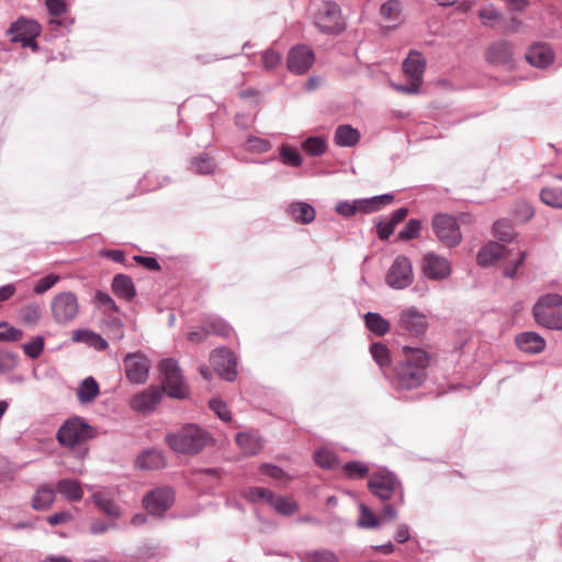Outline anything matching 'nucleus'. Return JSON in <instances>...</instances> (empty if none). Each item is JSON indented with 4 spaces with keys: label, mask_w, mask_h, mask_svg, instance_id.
<instances>
[{
    "label": "nucleus",
    "mask_w": 562,
    "mask_h": 562,
    "mask_svg": "<svg viewBox=\"0 0 562 562\" xmlns=\"http://www.w3.org/2000/svg\"><path fill=\"white\" fill-rule=\"evenodd\" d=\"M403 351L404 358L395 368V383L400 389L412 390L426 380L430 358L419 348L405 347Z\"/></svg>",
    "instance_id": "1"
},
{
    "label": "nucleus",
    "mask_w": 562,
    "mask_h": 562,
    "mask_svg": "<svg viewBox=\"0 0 562 562\" xmlns=\"http://www.w3.org/2000/svg\"><path fill=\"white\" fill-rule=\"evenodd\" d=\"M211 441L210 434L201 427L189 424L166 436L167 445L178 453L196 454Z\"/></svg>",
    "instance_id": "2"
},
{
    "label": "nucleus",
    "mask_w": 562,
    "mask_h": 562,
    "mask_svg": "<svg viewBox=\"0 0 562 562\" xmlns=\"http://www.w3.org/2000/svg\"><path fill=\"white\" fill-rule=\"evenodd\" d=\"M527 252L525 250L509 249L498 243L491 241L480 249L476 256L477 263L482 267L490 266L498 260H508L504 267V276L515 278L520 265L525 261Z\"/></svg>",
    "instance_id": "3"
},
{
    "label": "nucleus",
    "mask_w": 562,
    "mask_h": 562,
    "mask_svg": "<svg viewBox=\"0 0 562 562\" xmlns=\"http://www.w3.org/2000/svg\"><path fill=\"white\" fill-rule=\"evenodd\" d=\"M532 315L538 325L562 330V296L557 293L541 295L532 307Z\"/></svg>",
    "instance_id": "4"
},
{
    "label": "nucleus",
    "mask_w": 562,
    "mask_h": 562,
    "mask_svg": "<svg viewBox=\"0 0 562 562\" xmlns=\"http://www.w3.org/2000/svg\"><path fill=\"white\" fill-rule=\"evenodd\" d=\"M434 234L439 243L448 248L457 247L462 240V233L457 220L446 213L436 214L431 222Z\"/></svg>",
    "instance_id": "5"
},
{
    "label": "nucleus",
    "mask_w": 562,
    "mask_h": 562,
    "mask_svg": "<svg viewBox=\"0 0 562 562\" xmlns=\"http://www.w3.org/2000/svg\"><path fill=\"white\" fill-rule=\"evenodd\" d=\"M162 372L164 391L173 398H184L188 395V386L183 381L182 372L173 359H164L160 362Z\"/></svg>",
    "instance_id": "6"
},
{
    "label": "nucleus",
    "mask_w": 562,
    "mask_h": 562,
    "mask_svg": "<svg viewBox=\"0 0 562 562\" xmlns=\"http://www.w3.org/2000/svg\"><path fill=\"white\" fill-rule=\"evenodd\" d=\"M79 311L78 299L72 292H60L50 302L53 319L60 325H67L75 321Z\"/></svg>",
    "instance_id": "7"
},
{
    "label": "nucleus",
    "mask_w": 562,
    "mask_h": 562,
    "mask_svg": "<svg viewBox=\"0 0 562 562\" xmlns=\"http://www.w3.org/2000/svg\"><path fill=\"white\" fill-rule=\"evenodd\" d=\"M92 437V427L79 417L66 420L57 432L58 441L67 447H75Z\"/></svg>",
    "instance_id": "8"
},
{
    "label": "nucleus",
    "mask_w": 562,
    "mask_h": 562,
    "mask_svg": "<svg viewBox=\"0 0 562 562\" xmlns=\"http://www.w3.org/2000/svg\"><path fill=\"white\" fill-rule=\"evenodd\" d=\"M368 488L380 499L387 501L396 491L402 490V484L394 473L380 469L370 476Z\"/></svg>",
    "instance_id": "9"
},
{
    "label": "nucleus",
    "mask_w": 562,
    "mask_h": 562,
    "mask_svg": "<svg viewBox=\"0 0 562 562\" xmlns=\"http://www.w3.org/2000/svg\"><path fill=\"white\" fill-rule=\"evenodd\" d=\"M414 280L413 267L406 256H397L385 274V283L395 290H403Z\"/></svg>",
    "instance_id": "10"
},
{
    "label": "nucleus",
    "mask_w": 562,
    "mask_h": 562,
    "mask_svg": "<svg viewBox=\"0 0 562 562\" xmlns=\"http://www.w3.org/2000/svg\"><path fill=\"white\" fill-rule=\"evenodd\" d=\"M317 27L325 33H339L345 29L340 8L337 3L325 1L315 16Z\"/></svg>",
    "instance_id": "11"
},
{
    "label": "nucleus",
    "mask_w": 562,
    "mask_h": 562,
    "mask_svg": "<svg viewBox=\"0 0 562 562\" xmlns=\"http://www.w3.org/2000/svg\"><path fill=\"white\" fill-rule=\"evenodd\" d=\"M392 201V194L376 195L371 199L357 200L352 203L342 201L336 205V211L338 214L349 217L352 216L358 210L364 213L375 212L380 210L382 205L390 204Z\"/></svg>",
    "instance_id": "12"
},
{
    "label": "nucleus",
    "mask_w": 562,
    "mask_h": 562,
    "mask_svg": "<svg viewBox=\"0 0 562 562\" xmlns=\"http://www.w3.org/2000/svg\"><path fill=\"white\" fill-rule=\"evenodd\" d=\"M422 271L427 279L441 281L450 277L452 267L446 257L428 251L423 257Z\"/></svg>",
    "instance_id": "13"
},
{
    "label": "nucleus",
    "mask_w": 562,
    "mask_h": 562,
    "mask_svg": "<svg viewBox=\"0 0 562 562\" xmlns=\"http://www.w3.org/2000/svg\"><path fill=\"white\" fill-rule=\"evenodd\" d=\"M173 501L175 496L171 488L158 487L144 496L143 504L148 514L160 517L172 505Z\"/></svg>",
    "instance_id": "14"
},
{
    "label": "nucleus",
    "mask_w": 562,
    "mask_h": 562,
    "mask_svg": "<svg viewBox=\"0 0 562 562\" xmlns=\"http://www.w3.org/2000/svg\"><path fill=\"white\" fill-rule=\"evenodd\" d=\"M210 361L214 371L223 379L233 381L236 378L237 362L231 350L226 348L214 350L210 357Z\"/></svg>",
    "instance_id": "15"
},
{
    "label": "nucleus",
    "mask_w": 562,
    "mask_h": 562,
    "mask_svg": "<svg viewBox=\"0 0 562 562\" xmlns=\"http://www.w3.org/2000/svg\"><path fill=\"white\" fill-rule=\"evenodd\" d=\"M149 361L140 352L128 353L124 358V369L132 383L142 384L148 379Z\"/></svg>",
    "instance_id": "16"
},
{
    "label": "nucleus",
    "mask_w": 562,
    "mask_h": 562,
    "mask_svg": "<svg viewBox=\"0 0 562 562\" xmlns=\"http://www.w3.org/2000/svg\"><path fill=\"white\" fill-rule=\"evenodd\" d=\"M314 61V52L303 44L292 47L286 57L288 69L295 75L305 74Z\"/></svg>",
    "instance_id": "17"
},
{
    "label": "nucleus",
    "mask_w": 562,
    "mask_h": 562,
    "mask_svg": "<svg viewBox=\"0 0 562 562\" xmlns=\"http://www.w3.org/2000/svg\"><path fill=\"white\" fill-rule=\"evenodd\" d=\"M9 34L13 43H20L22 47H30L35 52V22L26 19H19L10 29Z\"/></svg>",
    "instance_id": "18"
},
{
    "label": "nucleus",
    "mask_w": 562,
    "mask_h": 562,
    "mask_svg": "<svg viewBox=\"0 0 562 562\" xmlns=\"http://www.w3.org/2000/svg\"><path fill=\"white\" fill-rule=\"evenodd\" d=\"M400 326L413 336H420L427 329V319L416 307H408L400 314Z\"/></svg>",
    "instance_id": "19"
},
{
    "label": "nucleus",
    "mask_w": 562,
    "mask_h": 562,
    "mask_svg": "<svg viewBox=\"0 0 562 562\" xmlns=\"http://www.w3.org/2000/svg\"><path fill=\"white\" fill-rule=\"evenodd\" d=\"M161 397V390L157 386H151L136 394L131 401V407L138 413L147 414L159 404Z\"/></svg>",
    "instance_id": "20"
},
{
    "label": "nucleus",
    "mask_w": 562,
    "mask_h": 562,
    "mask_svg": "<svg viewBox=\"0 0 562 562\" xmlns=\"http://www.w3.org/2000/svg\"><path fill=\"white\" fill-rule=\"evenodd\" d=\"M426 68V59L422 53L411 50L408 56L403 61V71L408 80H414L418 83L423 82V75Z\"/></svg>",
    "instance_id": "21"
},
{
    "label": "nucleus",
    "mask_w": 562,
    "mask_h": 562,
    "mask_svg": "<svg viewBox=\"0 0 562 562\" xmlns=\"http://www.w3.org/2000/svg\"><path fill=\"white\" fill-rule=\"evenodd\" d=\"M526 59L533 67L546 68L553 63L554 53L546 44H536L528 49Z\"/></svg>",
    "instance_id": "22"
},
{
    "label": "nucleus",
    "mask_w": 562,
    "mask_h": 562,
    "mask_svg": "<svg viewBox=\"0 0 562 562\" xmlns=\"http://www.w3.org/2000/svg\"><path fill=\"white\" fill-rule=\"evenodd\" d=\"M95 506L111 518H119L121 509L114 502V493L109 490H98L92 494Z\"/></svg>",
    "instance_id": "23"
},
{
    "label": "nucleus",
    "mask_w": 562,
    "mask_h": 562,
    "mask_svg": "<svg viewBox=\"0 0 562 562\" xmlns=\"http://www.w3.org/2000/svg\"><path fill=\"white\" fill-rule=\"evenodd\" d=\"M516 345L527 353H539L546 347V340L535 331H525L516 336Z\"/></svg>",
    "instance_id": "24"
},
{
    "label": "nucleus",
    "mask_w": 562,
    "mask_h": 562,
    "mask_svg": "<svg viewBox=\"0 0 562 562\" xmlns=\"http://www.w3.org/2000/svg\"><path fill=\"white\" fill-rule=\"evenodd\" d=\"M71 339L74 342L85 344L86 346L91 347L97 351H103L109 347L108 341L103 337L90 329L74 330Z\"/></svg>",
    "instance_id": "25"
},
{
    "label": "nucleus",
    "mask_w": 562,
    "mask_h": 562,
    "mask_svg": "<svg viewBox=\"0 0 562 562\" xmlns=\"http://www.w3.org/2000/svg\"><path fill=\"white\" fill-rule=\"evenodd\" d=\"M512 55V45L506 41L493 43L486 50V59L488 63L495 65H505L509 63Z\"/></svg>",
    "instance_id": "26"
},
{
    "label": "nucleus",
    "mask_w": 562,
    "mask_h": 562,
    "mask_svg": "<svg viewBox=\"0 0 562 562\" xmlns=\"http://www.w3.org/2000/svg\"><path fill=\"white\" fill-rule=\"evenodd\" d=\"M166 460L164 454L156 449H147L143 451L135 461V465L142 470H157L165 467Z\"/></svg>",
    "instance_id": "27"
},
{
    "label": "nucleus",
    "mask_w": 562,
    "mask_h": 562,
    "mask_svg": "<svg viewBox=\"0 0 562 562\" xmlns=\"http://www.w3.org/2000/svg\"><path fill=\"white\" fill-rule=\"evenodd\" d=\"M360 140V132L349 124L337 126L334 135V142L340 147H353Z\"/></svg>",
    "instance_id": "28"
},
{
    "label": "nucleus",
    "mask_w": 562,
    "mask_h": 562,
    "mask_svg": "<svg viewBox=\"0 0 562 562\" xmlns=\"http://www.w3.org/2000/svg\"><path fill=\"white\" fill-rule=\"evenodd\" d=\"M100 394L98 382L92 376L85 378L78 385L76 395L81 404L93 402Z\"/></svg>",
    "instance_id": "29"
},
{
    "label": "nucleus",
    "mask_w": 562,
    "mask_h": 562,
    "mask_svg": "<svg viewBox=\"0 0 562 562\" xmlns=\"http://www.w3.org/2000/svg\"><path fill=\"white\" fill-rule=\"evenodd\" d=\"M408 214L406 207H400L393 212L392 216L382 221L378 225V236L380 239H387L394 232L395 226L401 223Z\"/></svg>",
    "instance_id": "30"
},
{
    "label": "nucleus",
    "mask_w": 562,
    "mask_h": 562,
    "mask_svg": "<svg viewBox=\"0 0 562 562\" xmlns=\"http://www.w3.org/2000/svg\"><path fill=\"white\" fill-rule=\"evenodd\" d=\"M236 443L246 454H257L262 449L261 438L254 432H239L236 435Z\"/></svg>",
    "instance_id": "31"
},
{
    "label": "nucleus",
    "mask_w": 562,
    "mask_h": 562,
    "mask_svg": "<svg viewBox=\"0 0 562 562\" xmlns=\"http://www.w3.org/2000/svg\"><path fill=\"white\" fill-rule=\"evenodd\" d=\"M113 292L121 299L132 300L136 290L132 279L125 274H116L112 281Z\"/></svg>",
    "instance_id": "32"
},
{
    "label": "nucleus",
    "mask_w": 562,
    "mask_h": 562,
    "mask_svg": "<svg viewBox=\"0 0 562 562\" xmlns=\"http://www.w3.org/2000/svg\"><path fill=\"white\" fill-rule=\"evenodd\" d=\"M57 491L70 502H78L83 497V490L77 480L65 479L57 484Z\"/></svg>",
    "instance_id": "33"
},
{
    "label": "nucleus",
    "mask_w": 562,
    "mask_h": 562,
    "mask_svg": "<svg viewBox=\"0 0 562 562\" xmlns=\"http://www.w3.org/2000/svg\"><path fill=\"white\" fill-rule=\"evenodd\" d=\"M292 217L300 223L310 224L315 218V210L312 205L304 202H296L290 205Z\"/></svg>",
    "instance_id": "34"
},
{
    "label": "nucleus",
    "mask_w": 562,
    "mask_h": 562,
    "mask_svg": "<svg viewBox=\"0 0 562 562\" xmlns=\"http://www.w3.org/2000/svg\"><path fill=\"white\" fill-rule=\"evenodd\" d=\"M364 321L367 328L376 336H383L390 330L389 322L379 313H367Z\"/></svg>",
    "instance_id": "35"
},
{
    "label": "nucleus",
    "mask_w": 562,
    "mask_h": 562,
    "mask_svg": "<svg viewBox=\"0 0 562 562\" xmlns=\"http://www.w3.org/2000/svg\"><path fill=\"white\" fill-rule=\"evenodd\" d=\"M299 559L301 562H338L336 553L327 549L305 551Z\"/></svg>",
    "instance_id": "36"
},
{
    "label": "nucleus",
    "mask_w": 562,
    "mask_h": 562,
    "mask_svg": "<svg viewBox=\"0 0 562 562\" xmlns=\"http://www.w3.org/2000/svg\"><path fill=\"white\" fill-rule=\"evenodd\" d=\"M268 504L271 505L276 512L285 516L292 515L297 510L296 502L291 498L276 496L273 493L270 495Z\"/></svg>",
    "instance_id": "37"
},
{
    "label": "nucleus",
    "mask_w": 562,
    "mask_h": 562,
    "mask_svg": "<svg viewBox=\"0 0 562 562\" xmlns=\"http://www.w3.org/2000/svg\"><path fill=\"white\" fill-rule=\"evenodd\" d=\"M302 148L311 156H321L327 149V142L323 136H312L303 142Z\"/></svg>",
    "instance_id": "38"
},
{
    "label": "nucleus",
    "mask_w": 562,
    "mask_h": 562,
    "mask_svg": "<svg viewBox=\"0 0 562 562\" xmlns=\"http://www.w3.org/2000/svg\"><path fill=\"white\" fill-rule=\"evenodd\" d=\"M280 160L282 164L292 167H299L303 161L299 150L286 144L280 146Z\"/></svg>",
    "instance_id": "39"
},
{
    "label": "nucleus",
    "mask_w": 562,
    "mask_h": 562,
    "mask_svg": "<svg viewBox=\"0 0 562 562\" xmlns=\"http://www.w3.org/2000/svg\"><path fill=\"white\" fill-rule=\"evenodd\" d=\"M541 201L555 209H562V189L561 188H544L540 193Z\"/></svg>",
    "instance_id": "40"
},
{
    "label": "nucleus",
    "mask_w": 562,
    "mask_h": 562,
    "mask_svg": "<svg viewBox=\"0 0 562 562\" xmlns=\"http://www.w3.org/2000/svg\"><path fill=\"white\" fill-rule=\"evenodd\" d=\"M209 334L218 336H228L232 331L231 326L220 317H209L204 323Z\"/></svg>",
    "instance_id": "41"
},
{
    "label": "nucleus",
    "mask_w": 562,
    "mask_h": 562,
    "mask_svg": "<svg viewBox=\"0 0 562 562\" xmlns=\"http://www.w3.org/2000/svg\"><path fill=\"white\" fill-rule=\"evenodd\" d=\"M360 517L358 519V527L360 528H376L380 526V519L373 512L364 504H360Z\"/></svg>",
    "instance_id": "42"
},
{
    "label": "nucleus",
    "mask_w": 562,
    "mask_h": 562,
    "mask_svg": "<svg viewBox=\"0 0 562 562\" xmlns=\"http://www.w3.org/2000/svg\"><path fill=\"white\" fill-rule=\"evenodd\" d=\"M479 18L483 25L493 27L502 19V13L493 4H487L480 10Z\"/></svg>",
    "instance_id": "43"
},
{
    "label": "nucleus",
    "mask_w": 562,
    "mask_h": 562,
    "mask_svg": "<svg viewBox=\"0 0 562 562\" xmlns=\"http://www.w3.org/2000/svg\"><path fill=\"white\" fill-rule=\"evenodd\" d=\"M380 13L386 22H396L401 13V3L397 0H389L381 5Z\"/></svg>",
    "instance_id": "44"
},
{
    "label": "nucleus",
    "mask_w": 562,
    "mask_h": 562,
    "mask_svg": "<svg viewBox=\"0 0 562 562\" xmlns=\"http://www.w3.org/2000/svg\"><path fill=\"white\" fill-rule=\"evenodd\" d=\"M342 470L349 479H362L368 475L369 468L366 463L360 461H350L347 462Z\"/></svg>",
    "instance_id": "45"
},
{
    "label": "nucleus",
    "mask_w": 562,
    "mask_h": 562,
    "mask_svg": "<svg viewBox=\"0 0 562 562\" xmlns=\"http://www.w3.org/2000/svg\"><path fill=\"white\" fill-rule=\"evenodd\" d=\"M191 169L196 173L207 175L215 169V162L211 157L200 155L191 162Z\"/></svg>",
    "instance_id": "46"
},
{
    "label": "nucleus",
    "mask_w": 562,
    "mask_h": 562,
    "mask_svg": "<svg viewBox=\"0 0 562 562\" xmlns=\"http://www.w3.org/2000/svg\"><path fill=\"white\" fill-rule=\"evenodd\" d=\"M315 462L324 469H333L337 463V456L327 450V449H318L314 453Z\"/></svg>",
    "instance_id": "47"
},
{
    "label": "nucleus",
    "mask_w": 562,
    "mask_h": 562,
    "mask_svg": "<svg viewBox=\"0 0 562 562\" xmlns=\"http://www.w3.org/2000/svg\"><path fill=\"white\" fill-rule=\"evenodd\" d=\"M370 352L374 361L381 367H386L390 364V352L385 345L375 342L370 347Z\"/></svg>",
    "instance_id": "48"
},
{
    "label": "nucleus",
    "mask_w": 562,
    "mask_h": 562,
    "mask_svg": "<svg viewBox=\"0 0 562 562\" xmlns=\"http://www.w3.org/2000/svg\"><path fill=\"white\" fill-rule=\"evenodd\" d=\"M18 357L14 352L0 349V374L7 373L16 367Z\"/></svg>",
    "instance_id": "49"
},
{
    "label": "nucleus",
    "mask_w": 562,
    "mask_h": 562,
    "mask_svg": "<svg viewBox=\"0 0 562 562\" xmlns=\"http://www.w3.org/2000/svg\"><path fill=\"white\" fill-rule=\"evenodd\" d=\"M245 148L248 151L261 154L268 151L271 148V144L267 139L257 136H250L245 143Z\"/></svg>",
    "instance_id": "50"
},
{
    "label": "nucleus",
    "mask_w": 562,
    "mask_h": 562,
    "mask_svg": "<svg viewBox=\"0 0 562 562\" xmlns=\"http://www.w3.org/2000/svg\"><path fill=\"white\" fill-rule=\"evenodd\" d=\"M494 235L502 241H510L514 238L513 227L505 221H498L494 224Z\"/></svg>",
    "instance_id": "51"
},
{
    "label": "nucleus",
    "mask_w": 562,
    "mask_h": 562,
    "mask_svg": "<svg viewBox=\"0 0 562 562\" xmlns=\"http://www.w3.org/2000/svg\"><path fill=\"white\" fill-rule=\"evenodd\" d=\"M48 13L53 16L50 24H59L56 18L66 12L67 5L64 0H46L45 1Z\"/></svg>",
    "instance_id": "52"
},
{
    "label": "nucleus",
    "mask_w": 562,
    "mask_h": 562,
    "mask_svg": "<svg viewBox=\"0 0 562 562\" xmlns=\"http://www.w3.org/2000/svg\"><path fill=\"white\" fill-rule=\"evenodd\" d=\"M422 228L419 220H409L406 226L400 232L398 237L401 239L411 240L418 237Z\"/></svg>",
    "instance_id": "53"
},
{
    "label": "nucleus",
    "mask_w": 562,
    "mask_h": 562,
    "mask_svg": "<svg viewBox=\"0 0 562 562\" xmlns=\"http://www.w3.org/2000/svg\"><path fill=\"white\" fill-rule=\"evenodd\" d=\"M22 331L8 326L5 323H0V341H16L22 338Z\"/></svg>",
    "instance_id": "54"
},
{
    "label": "nucleus",
    "mask_w": 562,
    "mask_h": 562,
    "mask_svg": "<svg viewBox=\"0 0 562 562\" xmlns=\"http://www.w3.org/2000/svg\"><path fill=\"white\" fill-rule=\"evenodd\" d=\"M210 408L217 415L220 419L223 422L231 420V413L227 408V405L218 398H214L210 401Z\"/></svg>",
    "instance_id": "55"
},
{
    "label": "nucleus",
    "mask_w": 562,
    "mask_h": 562,
    "mask_svg": "<svg viewBox=\"0 0 562 562\" xmlns=\"http://www.w3.org/2000/svg\"><path fill=\"white\" fill-rule=\"evenodd\" d=\"M55 493L53 488L43 486L37 488V508L48 507L53 504Z\"/></svg>",
    "instance_id": "56"
},
{
    "label": "nucleus",
    "mask_w": 562,
    "mask_h": 562,
    "mask_svg": "<svg viewBox=\"0 0 562 562\" xmlns=\"http://www.w3.org/2000/svg\"><path fill=\"white\" fill-rule=\"evenodd\" d=\"M94 301L105 310L119 312V306L116 305L115 301L103 291L95 292Z\"/></svg>",
    "instance_id": "57"
},
{
    "label": "nucleus",
    "mask_w": 562,
    "mask_h": 562,
    "mask_svg": "<svg viewBox=\"0 0 562 562\" xmlns=\"http://www.w3.org/2000/svg\"><path fill=\"white\" fill-rule=\"evenodd\" d=\"M281 61V54L273 50L267 49L262 53L263 67L268 70L274 69Z\"/></svg>",
    "instance_id": "58"
},
{
    "label": "nucleus",
    "mask_w": 562,
    "mask_h": 562,
    "mask_svg": "<svg viewBox=\"0 0 562 562\" xmlns=\"http://www.w3.org/2000/svg\"><path fill=\"white\" fill-rule=\"evenodd\" d=\"M271 494L272 492L263 487H252L245 493V497L251 502L263 501L268 503Z\"/></svg>",
    "instance_id": "59"
},
{
    "label": "nucleus",
    "mask_w": 562,
    "mask_h": 562,
    "mask_svg": "<svg viewBox=\"0 0 562 562\" xmlns=\"http://www.w3.org/2000/svg\"><path fill=\"white\" fill-rule=\"evenodd\" d=\"M59 280V276L50 273L37 280V293H43L52 289Z\"/></svg>",
    "instance_id": "60"
},
{
    "label": "nucleus",
    "mask_w": 562,
    "mask_h": 562,
    "mask_svg": "<svg viewBox=\"0 0 562 562\" xmlns=\"http://www.w3.org/2000/svg\"><path fill=\"white\" fill-rule=\"evenodd\" d=\"M516 214L521 221L526 222L533 216L535 212L529 203L520 202L517 204Z\"/></svg>",
    "instance_id": "61"
},
{
    "label": "nucleus",
    "mask_w": 562,
    "mask_h": 562,
    "mask_svg": "<svg viewBox=\"0 0 562 562\" xmlns=\"http://www.w3.org/2000/svg\"><path fill=\"white\" fill-rule=\"evenodd\" d=\"M420 85L414 80H409L407 85H393V88L400 92L407 93V94H416L419 92Z\"/></svg>",
    "instance_id": "62"
},
{
    "label": "nucleus",
    "mask_w": 562,
    "mask_h": 562,
    "mask_svg": "<svg viewBox=\"0 0 562 562\" xmlns=\"http://www.w3.org/2000/svg\"><path fill=\"white\" fill-rule=\"evenodd\" d=\"M71 519H72V515L69 512H60V513H56V514L47 517L48 524H50L53 526L66 524Z\"/></svg>",
    "instance_id": "63"
},
{
    "label": "nucleus",
    "mask_w": 562,
    "mask_h": 562,
    "mask_svg": "<svg viewBox=\"0 0 562 562\" xmlns=\"http://www.w3.org/2000/svg\"><path fill=\"white\" fill-rule=\"evenodd\" d=\"M134 259H135V261H137L138 263H140L142 266L147 268L148 270L156 271V270L160 269L158 261L153 257L136 256V257H134Z\"/></svg>",
    "instance_id": "64"
}]
</instances>
